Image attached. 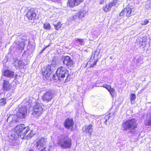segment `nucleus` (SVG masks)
<instances>
[{
    "label": "nucleus",
    "mask_w": 151,
    "mask_h": 151,
    "mask_svg": "<svg viewBox=\"0 0 151 151\" xmlns=\"http://www.w3.org/2000/svg\"><path fill=\"white\" fill-rule=\"evenodd\" d=\"M93 126L91 124H89L88 126H86L85 127H83V132H86V133H88L90 135H91L93 132Z\"/></svg>",
    "instance_id": "16"
},
{
    "label": "nucleus",
    "mask_w": 151,
    "mask_h": 151,
    "mask_svg": "<svg viewBox=\"0 0 151 151\" xmlns=\"http://www.w3.org/2000/svg\"><path fill=\"white\" fill-rule=\"evenodd\" d=\"M134 62L137 63H139L140 64L142 63V59L140 57H138L137 59L134 60Z\"/></svg>",
    "instance_id": "29"
},
{
    "label": "nucleus",
    "mask_w": 151,
    "mask_h": 151,
    "mask_svg": "<svg viewBox=\"0 0 151 151\" xmlns=\"http://www.w3.org/2000/svg\"><path fill=\"white\" fill-rule=\"evenodd\" d=\"M43 27L46 30H50L51 29L50 25L48 23L45 22L44 23Z\"/></svg>",
    "instance_id": "24"
},
{
    "label": "nucleus",
    "mask_w": 151,
    "mask_h": 151,
    "mask_svg": "<svg viewBox=\"0 0 151 151\" xmlns=\"http://www.w3.org/2000/svg\"><path fill=\"white\" fill-rule=\"evenodd\" d=\"M147 39L145 37H143L142 38H140L139 39V44L141 45L145 46V45Z\"/></svg>",
    "instance_id": "21"
},
{
    "label": "nucleus",
    "mask_w": 151,
    "mask_h": 151,
    "mask_svg": "<svg viewBox=\"0 0 151 151\" xmlns=\"http://www.w3.org/2000/svg\"><path fill=\"white\" fill-rule=\"evenodd\" d=\"M117 2V0H114L112 2H111L108 5V6H109L111 9L113 6L116 5Z\"/></svg>",
    "instance_id": "27"
},
{
    "label": "nucleus",
    "mask_w": 151,
    "mask_h": 151,
    "mask_svg": "<svg viewBox=\"0 0 151 151\" xmlns=\"http://www.w3.org/2000/svg\"><path fill=\"white\" fill-rule=\"evenodd\" d=\"M6 103V99L3 98L0 100V105L4 106Z\"/></svg>",
    "instance_id": "28"
},
{
    "label": "nucleus",
    "mask_w": 151,
    "mask_h": 151,
    "mask_svg": "<svg viewBox=\"0 0 151 151\" xmlns=\"http://www.w3.org/2000/svg\"><path fill=\"white\" fill-rule=\"evenodd\" d=\"M102 87L106 88L108 91L111 88V86L107 84H104Z\"/></svg>",
    "instance_id": "33"
},
{
    "label": "nucleus",
    "mask_w": 151,
    "mask_h": 151,
    "mask_svg": "<svg viewBox=\"0 0 151 151\" xmlns=\"http://www.w3.org/2000/svg\"><path fill=\"white\" fill-rule=\"evenodd\" d=\"M110 117V116H109L108 117V119H109V117Z\"/></svg>",
    "instance_id": "41"
},
{
    "label": "nucleus",
    "mask_w": 151,
    "mask_h": 151,
    "mask_svg": "<svg viewBox=\"0 0 151 151\" xmlns=\"http://www.w3.org/2000/svg\"><path fill=\"white\" fill-rule=\"evenodd\" d=\"M75 41L77 43H78L79 45H84L85 43L84 39H83L76 38L75 39Z\"/></svg>",
    "instance_id": "22"
},
{
    "label": "nucleus",
    "mask_w": 151,
    "mask_h": 151,
    "mask_svg": "<svg viewBox=\"0 0 151 151\" xmlns=\"http://www.w3.org/2000/svg\"><path fill=\"white\" fill-rule=\"evenodd\" d=\"M58 144L63 149L70 148L71 146V140L66 134L60 135L58 137Z\"/></svg>",
    "instance_id": "2"
},
{
    "label": "nucleus",
    "mask_w": 151,
    "mask_h": 151,
    "mask_svg": "<svg viewBox=\"0 0 151 151\" xmlns=\"http://www.w3.org/2000/svg\"><path fill=\"white\" fill-rule=\"evenodd\" d=\"M16 44V47L19 49H23L25 46L24 42L23 41H17Z\"/></svg>",
    "instance_id": "19"
},
{
    "label": "nucleus",
    "mask_w": 151,
    "mask_h": 151,
    "mask_svg": "<svg viewBox=\"0 0 151 151\" xmlns=\"http://www.w3.org/2000/svg\"><path fill=\"white\" fill-rule=\"evenodd\" d=\"M132 11L130 8L127 7L125 8L122 12L119 13L120 16H123L125 15L127 17H129L131 15Z\"/></svg>",
    "instance_id": "12"
},
{
    "label": "nucleus",
    "mask_w": 151,
    "mask_h": 151,
    "mask_svg": "<svg viewBox=\"0 0 151 151\" xmlns=\"http://www.w3.org/2000/svg\"><path fill=\"white\" fill-rule=\"evenodd\" d=\"M108 91L110 92L112 96H113L115 93V89L113 88H111V87Z\"/></svg>",
    "instance_id": "30"
},
{
    "label": "nucleus",
    "mask_w": 151,
    "mask_h": 151,
    "mask_svg": "<svg viewBox=\"0 0 151 151\" xmlns=\"http://www.w3.org/2000/svg\"><path fill=\"white\" fill-rule=\"evenodd\" d=\"M45 70L43 71L42 72L43 76H45V77L49 76L50 75L51 73V66L48 65L46 67Z\"/></svg>",
    "instance_id": "17"
},
{
    "label": "nucleus",
    "mask_w": 151,
    "mask_h": 151,
    "mask_svg": "<svg viewBox=\"0 0 151 151\" xmlns=\"http://www.w3.org/2000/svg\"><path fill=\"white\" fill-rule=\"evenodd\" d=\"M97 62V60H96L93 63V64H92V63L91 64L90 66V67L91 68H92L94 66L96 65Z\"/></svg>",
    "instance_id": "35"
},
{
    "label": "nucleus",
    "mask_w": 151,
    "mask_h": 151,
    "mask_svg": "<svg viewBox=\"0 0 151 151\" xmlns=\"http://www.w3.org/2000/svg\"><path fill=\"white\" fill-rule=\"evenodd\" d=\"M56 74L59 80L63 81V78L66 76L65 81H68L69 75L68 71L63 66L60 67L56 71Z\"/></svg>",
    "instance_id": "4"
},
{
    "label": "nucleus",
    "mask_w": 151,
    "mask_h": 151,
    "mask_svg": "<svg viewBox=\"0 0 151 151\" xmlns=\"http://www.w3.org/2000/svg\"><path fill=\"white\" fill-rule=\"evenodd\" d=\"M83 0H68V5L73 7L75 6L79 5L80 3L83 1Z\"/></svg>",
    "instance_id": "15"
},
{
    "label": "nucleus",
    "mask_w": 151,
    "mask_h": 151,
    "mask_svg": "<svg viewBox=\"0 0 151 151\" xmlns=\"http://www.w3.org/2000/svg\"><path fill=\"white\" fill-rule=\"evenodd\" d=\"M19 137V135H18L17 134H11L10 136V139L12 140H14L15 139H16L17 137Z\"/></svg>",
    "instance_id": "26"
},
{
    "label": "nucleus",
    "mask_w": 151,
    "mask_h": 151,
    "mask_svg": "<svg viewBox=\"0 0 151 151\" xmlns=\"http://www.w3.org/2000/svg\"><path fill=\"white\" fill-rule=\"evenodd\" d=\"M4 81L2 84L3 88L4 91H9L12 88V84L9 83V81L5 80H3Z\"/></svg>",
    "instance_id": "13"
},
{
    "label": "nucleus",
    "mask_w": 151,
    "mask_h": 151,
    "mask_svg": "<svg viewBox=\"0 0 151 151\" xmlns=\"http://www.w3.org/2000/svg\"><path fill=\"white\" fill-rule=\"evenodd\" d=\"M52 1L53 2H56L59 1V0H52Z\"/></svg>",
    "instance_id": "39"
},
{
    "label": "nucleus",
    "mask_w": 151,
    "mask_h": 151,
    "mask_svg": "<svg viewBox=\"0 0 151 151\" xmlns=\"http://www.w3.org/2000/svg\"><path fill=\"white\" fill-rule=\"evenodd\" d=\"M36 16V14L33 9H31L28 10L26 14V16L29 19H34Z\"/></svg>",
    "instance_id": "11"
},
{
    "label": "nucleus",
    "mask_w": 151,
    "mask_h": 151,
    "mask_svg": "<svg viewBox=\"0 0 151 151\" xmlns=\"http://www.w3.org/2000/svg\"><path fill=\"white\" fill-rule=\"evenodd\" d=\"M149 22L148 19H145L142 21L141 22V24L142 25H145L147 24Z\"/></svg>",
    "instance_id": "32"
},
{
    "label": "nucleus",
    "mask_w": 151,
    "mask_h": 151,
    "mask_svg": "<svg viewBox=\"0 0 151 151\" xmlns=\"http://www.w3.org/2000/svg\"><path fill=\"white\" fill-rule=\"evenodd\" d=\"M123 130L125 131L127 133L134 134V129L137 127L136 122L134 119H131L127 120L122 124Z\"/></svg>",
    "instance_id": "3"
},
{
    "label": "nucleus",
    "mask_w": 151,
    "mask_h": 151,
    "mask_svg": "<svg viewBox=\"0 0 151 151\" xmlns=\"http://www.w3.org/2000/svg\"><path fill=\"white\" fill-rule=\"evenodd\" d=\"M63 63L68 67H71L73 64L72 60L70 57L68 56L64 57Z\"/></svg>",
    "instance_id": "10"
},
{
    "label": "nucleus",
    "mask_w": 151,
    "mask_h": 151,
    "mask_svg": "<svg viewBox=\"0 0 151 151\" xmlns=\"http://www.w3.org/2000/svg\"><path fill=\"white\" fill-rule=\"evenodd\" d=\"M14 66L15 67V68H22L23 66V64L22 61H19L18 60H16L13 63Z\"/></svg>",
    "instance_id": "18"
},
{
    "label": "nucleus",
    "mask_w": 151,
    "mask_h": 151,
    "mask_svg": "<svg viewBox=\"0 0 151 151\" xmlns=\"http://www.w3.org/2000/svg\"><path fill=\"white\" fill-rule=\"evenodd\" d=\"M111 9L109 6H108V5H106V6L103 7V10L105 12H108Z\"/></svg>",
    "instance_id": "34"
},
{
    "label": "nucleus",
    "mask_w": 151,
    "mask_h": 151,
    "mask_svg": "<svg viewBox=\"0 0 151 151\" xmlns=\"http://www.w3.org/2000/svg\"><path fill=\"white\" fill-rule=\"evenodd\" d=\"M136 96L134 93H132L130 95V100L132 104L134 103V101L136 99Z\"/></svg>",
    "instance_id": "25"
},
{
    "label": "nucleus",
    "mask_w": 151,
    "mask_h": 151,
    "mask_svg": "<svg viewBox=\"0 0 151 151\" xmlns=\"http://www.w3.org/2000/svg\"><path fill=\"white\" fill-rule=\"evenodd\" d=\"M46 139L42 137L39 138L35 145V147L40 150L45 146Z\"/></svg>",
    "instance_id": "7"
},
{
    "label": "nucleus",
    "mask_w": 151,
    "mask_h": 151,
    "mask_svg": "<svg viewBox=\"0 0 151 151\" xmlns=\"http://www.w3.org/2000/svg\"><path fill=\"white\" fill-rule=\"evenodd\" d=\"M50 45V43L48 45L46 46V47L43 50H45L46 48L49 47Z\"/></svg>",
    "instance_id": "38"
},
{
    "label": "nucleus",
    "mask_w": 151,
    "mask_h": 151,
    "mask_svg": "<svg viewBox=\"0 0 151 151\" xmlns=\"http://www.w3.org/2000/svg\"><path fill=\"white\" fill-rule=\"evenodd\" d=\"M53 96V93L51 91H47L43 94L42 98L43 101L47 102L51 100Z\"/></svg>",
    "instance_id": "6"
},
{
    "label": "nucleus",
    "mask_w": 151,
    "mask_h": 151,
    "mask_svg": "<svg viewBox=\"0 0 151 151\" xmlns=\"http://www.w3.org/2000/svg\"><path fill=\"white\" fill-rule=\"evenodd\" d=\"M107 119L106 118L104 122L105 124H106V122H107Z\"/></svg>",
    "instance_id": "40"
},
{
    "label": "nucleus",
    "mask_w": 151,
    "mask_h": 151,
    "mask_svg": "<svg viewBox=\"0 0 151 151\" xmlns=\"http://www.w3.org/2000/svg\"><path fill=\"white\" fill-rule=\"evenodd\" d=\"M40 151H50L48 148L46 147H44L43 149H42Z\"/></svg>",
    "instance_id": "36"
},
{
    "label": "nucleus",
    "mask_w": 151,
    "mask_h": 151,
    "mask_svg": "<svg viewBox=\"0 0 151 151\" xmlns=\"http://www.w3.org/2000/svg\"><path fill=\"white\" fill-rule=\"evenodd\" d=\"M16 117H14L13 118V119H12L11 121V122H12V123H14L15 122H17V120H15V119H16Z\"/></svg>",
    "instance_id": "37"
},
{
    "label": "nucleus",
    "mask_w": 151,
    "mask_h": 151,
    "mask_svg": "<svg viewBox=\"0 0 151 151\" xmlns=\"http://www.w3.org/2000/svg\"><path fill=\"white\" fill-rule=\"evenodd\" d=\"M73 120L71 119H68L65 122L64 125L65 127L68 129L71 127H73Z\"/></svg>",
    "instance_id": "14"
},
{
    "label": "nucleus",
    "mask_w": 151,
    "mask_h": 151,
    "mask_svg": "<svg viewBox=\"0 0 151 151\" xmlns=\"http://www.w3.org/2000/svg\"><path fill=\"white\" fill-rule=\"evenodd\" d=\"M29 131V128L25 127L23 124L17 125L14 129V132L19 135L21 138L27 139L31 138L35 134V133L31 131L28 135L26 136V133Z\"/></svg>",
    "instance_id": "1"
},
{
    "label": "nucleus",
    "mask_w": 151,
    "mask_h": 151,
    "mask_svg": "<svg viewBox=\"0 0 151 151\" xmlns=\"http://www.w3.org/2000/svg\"><path fill=\"white\" fill-rule=\"evenodd\" d=\"M86 12L84 10H82L78 12V15L77 16L76 18H78L79 19L82 18L84 17L85 14H86Z\"/></svg>",
    "instance_id": "20"
},
{
    "label": "nucleus",
    "mask_w": 151,
    "mask_h": 151,
    "mask_svg": "<svg viewBox=\"0 0 151 151\" xmlns=\"http://www.w3.org/2000/svg\"><path fill=\"white\" fill-rule=\"evenodd\" d=\"M145 123V125L151 126V115L149 117L147 116Z\"/></svg>",
    "instance_id": "23"
},
{
    "label": "nucleus",
    "mask_w": 151,
    "mask_h": 151,
    "mask_svg": "<svg viewBox=\"0 0 151 151\" xmlns=\"http://www.w3.org/2000/svg\"><path fill=\"white\" fill-rule=\"evenodd\" d=\"M3 75L4 76L10 78H16L17 75L15 74L14 71L10 70H4L3 72Z\"/></svg>",
    "instance_id": "9"
},
{
    "label": "nucleus",
    "mask_w": 151,
    "mask_h": 151,
    "mask_svg": "<svg viewBox=\"0 0 151 151\" xmlns=\"http://www.w3.org/2000/svg\"><path fill=\"white\" fill-rule=\"evenodd\" d=\"M27 114V109L25 106L19 108L17 113V116L21 119L24 118Z\"/></svg>",
    "instance_id": "8"
},
{
    "label": "nucleus",
    "mask_w": 151,
    "mask_h": 151,
    "mask_svg": "<svg viewBox=\"0 0 151 151\" xmlns=\"http://www.w3.org/2000/svg\"><path fill=\"white\" fill-rule=\"evenodd\" d=\"M61 23L60 22H58L57 24L54 25V26L55 27V29L58 30L61 27Z\"/></svg>",
    "instance_id": "31"
},
{
    "label": "nucleus",
    "mask_w": 151,
    "mask_h": 151,
    "mask_svg": "<svg viewBox=\"0 0 151 151\" xmlns=\"http://www.w3.org/2000/svg\"><path fill=\"white\" fill-rule=\"evenodd\" d=\"M42 106V104L36 102V105L34 106L33 109L32 115L35 117L40 116L42 114L43 111Z\"/></svg>",
    "instance_id": "5"
}]
</instances>
